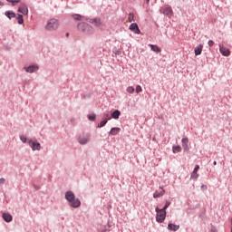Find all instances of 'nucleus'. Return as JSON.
I'll use <instances>...</instances> for the list:
<instances>
[{
  "label": "nucleus",
  "mask_w": 232,
  "mask_h": 232,
  "mask_svg": "<svg viewBox=\"0 0 232 232\" xmlns=\"http://www.w3.org/2000/svg\"><path fill=\"white\" fill-rule=\"evenodd\" d=\"M89 121H95V114H90L88 116Z\"/></svg>",
  "instance_id": "33"
},
{
  "label": "nucleus",
  "mask_w": 232,
  "mask_h": 232,
  "mask_svg": "<svg viewBox=\"0 0 232 232\" xmlns=\"http://www.w3.org/2000/svg\"><path fill=\"white\" fill-rule=\"evenodd\" d=\"M18 12L24 15H28V6H26L24 4H22L18 8Z\"/></svg>",
  "instance_id": "9"
},
{
  "label": "nucleus",
  "mask_w": 232,
  "mask_h": 232,
  "mask_svg": "<svg viewBox=\"0 0 232 232\" xmlns=\"http://www.w3.org/2000/svg\"><path fill=\"white\" fill-rule=\"evenodd\" d=\"M121 132V128H112L110 130V135H118Z\"/></svg>",
  "instance_id": "20"
},
{
  "label": "nucleus",
  "mask_w": 232,
  "mask_h": 232,
  "mask_svg": "<svg viewBox=\"0 0 232 232\" xmlns=\"http://www.w3.org/2000/svg\"><path fill=\"white\" fill-rule=\"evenodd\" d=\"M5 16L8 17V19H14V17H15V13L13 11H6Z\"/></svg>",
  "instance_id": "22"
},
{
  "label": "nucleus",
  "mask_w": 232,
  "mask_h": 232,
  "mask_svg": "<svg viewBox=\"0 0 232 232\" xmlns=\"http://www.w3.org/2000/svg\"><path fill=\"white\" fill-rule=\"evenodd\" d=\"M165 191L163 190V188H160V191L157 190L154 194H153V198H159L160 197H163Z\"/></svg>",
  "instance_id": "16"
},
{
  "label": "nucleus",
  "mask_w": 232,
  "mask_h": 232,
  "mask_svg": "<svg viewBox=\"0 0 232 232\" xmlns=\"http://www.w3.org/2000/svg\"><path fill=\"white\" fill-rule=\"evenodd\" d=\"M213 164H214V166H217V161H214Z\"/></svg>",
  "instance_id": "39"
},
{
  "label": "nucleus",
  "mask_w": 232,
  "mask_h": 232,
  "mask_svg": "<svg viewBox=\"0 0 232 232\" xmlns=\"http://www.w3.org/2000/svg\"><path fill=\"white\" fill-rule=\"evenodd\" d=\"M168 229L170 231H179V229H180V226L169 223L168 225Z\"/></svg>",
  "instance_id": "14"
},
{
  "label": "nucleus",
  "mask_w": 232,
  "mask_h": 232,
  "mask_svg": "<svg viewBox=\"0 0 232 232\" xmlns=\"http://www.w3.org/2000/svg\"><path fill=\"white\" fill-rule=\"evenodd\" d=\"M156 221L159 222L160 224H162V222L166 220V210L156 208Z\"/></svg>",
  "instance_id": "3"
},
{
  "label": "nucleus",
  "mask_w": 232,
  "mask_h": 232,
  "mask_svg": "<svg viewBox=\"0 0 232 232\" xmlns=\"http://www.w3.org/2000/svg\"><path fill=\"white\" fill-rule=\"evenodd\" d=\"M65 198L69 201L72 208H79L81 206V200H79V198H75V194L72 191H67L65 193Z\"/></svg>",
  "instance_id": "1"
},
{
  "label": "nucleus",
  "mask_w": 232,
  "mask_h": 232,
  "mask_svg": "<svg viewBox=\"0 0 232 232\" xmlns=\"http://www.w3.org/2000/svg\"><path fill=\"white\" fill-rule=\"evenodd\" d=\"M78 30H80V32H85V34H92L93 32V28L86 23L78 24Z\"/></svg>",
  "instance_id": "4"
},
{
  "label": "nucleus",
  "mask_w": 232,
  "mask_h": 232,
  "mask_svg": "<svg viewBox=\"0 0 232 232\" xmlns=\"http://www.w3.org/2000/svg\"><path fill=\"white\" fill-rule=\"evenodd\" d=\"M142 92V87L140 85L136 86V93H140Z\"/></svg>",
  "instance_id": "31"
},
{
  "label": "nucleus",
  "mask_w": 232,
  "mask_h": 232,
  "mask_svg": "<svg viewBox=\"0 0 232 232\" xmlns=\"http://www.w3.org/2000/svg\"><path fill=\"white\" fill-rule=\"evenodd\" d=\"M130 30L134 34H140V29H139V25L136 23H133L130 25Z\"/></svg>",
  "instance_id": "10"
},
{
  "label": "nucleus",
  "mask_w": 232,
  "mask_h": 232,
  "mask_svg": "<svg viewBox=\"0 0 232 232\" xmlns=\"http://www.w3.org/2000/svg\"><path fill=\"white\" fill-rule=\"evenodd\" d=\"M163 14H164V15H167V17H172L173 16V9H171V6L166 5L163 8Z\"/></svg>",
  "instance_id": "8"
},
{
  "label": "nucleus",
  "mask_w": 232,
  "mask_h": 232,
  "mask_svg": "<svg viewBox=\"0 0 232 232\" xmlns=\"http://www.w3.org/2000/svg\"><path fill=\"white\" fill-rule=\"evenodd\" d=\"M90 23L94 24V25L97 26L98 28H100V26H102V23L101 22V19H99V18H95L92 21H90Z\"/></svg>",
  "instance_id": "18"
},
{
  "label": "nucleus",
  "mask_w": 232,
  "mask_h": 232,
  "mask_svg": "<svg viewBox=\"0 0 232 232\" xmlns=\"http://www.w3.org/2000/svg\"><path fill=\"white\" fill-rule=\"evenodd\" d=\"M17 21L18 24H23V23H24V20L23 19V14H18Z\"/></svg>",
  "instance_id": "27"
},
{
  "label": "nucleus",
  "mask_w": 232,
  "mask_h": 232,
  "mask_svg": "<svg viewBox=\"0 0 232 232\" xmlns=\"http://www.w3.org/2000/svg\"><path fill=\"white\" fill-rule=\"evenodd\" d=\"M5 178H1L0 179V186H2V184H5Z\"/></svg>",
  "instance_id": "36"
},
{
  "label": "nucleus",
  "mask_w": 232,
  "mask_h": 232,
  "mask_svg": "<svg viewBox=\"0 0 232 232\" xmlns=\"http://www.w3.org/2000/svg\"><path fill=\"white\" fill-rule=\"evenodd\" d=\"M28 144L32 148L33 151H40L41 150V143L36 142L33 140H29Z\"/></svg>",
  "instance_id": "5"
},
{
  "label": "nucleus",
  "mask_w": 232,
  "mask_h": 232,
  "mask_svg": "<svg viewBox=\"0 0 232 232\" xmlns=\"http://www.w3.org/2000/svg\"><path fill=\"white\" fill-rule=\"evenodd\" d=\"M107 123H108V121L103 120L102 121L100 122V124L98 125V128H103V126H106Z\"/></svg>",
  "instance_id": "28"
},
{
  "label": "nucleus",
  "mask_w": 232,
  "mask_h": 232,
  "mask_svg": "<svg viewBox=\"0 0 232 232\" xmlns=\"http://www.w3.org/2000/svg\"><path fill=\"white\" fill-rule=\"evenodd\" d=\"M147 3H150V0H146Z\"/></svg>",
  "instance_id": "41"
},
{
  "label": "nucleus",
  "mask_w": 232,
  "mask_h": 232,
  "mask_svg": "<svg viewBox=\"0 0 232 232\" xmlns=\"http://www.w3.org/2000/svg\"><path fill=\"white\" fill-rule=\"evenodd\" d=\"M39 70V66L37 65H30L29 67L25 68V72L27 73H34V72H37Z\"/></svg>",
  "instance_id": "11"
},
{
  "label": "nucleus",
  "mask_w": 232,
  "mask_h": 232,
  "mask_svg": "<svg viewBox=\"0 0 232 232\" xmlns=\"http://www.w3.org/2000/svg\"><path fill=\"white\" fill-rule=\"evenodd\" d=\"M112 119H119L121 117V111L119 110H116L111 114Z\"/></svg>",
  "instance_id": "23"
},
{
  "label": "nucleus",
  "mask_w": 232,
  "mask_h": 232,
  "mask_svg": "<svg viewBox=\"0 0 232 232\" xmlns=\"http://www.w3.org/2000/svg\"><path fill=\"white\" fill-rule=\"evenodd\" d=\"M103 117H104V119H105V121H111V115L110 114V112H105L104 114H103Z\"/></svg>",
  "instance_id": "26"
},
{
  "label": "nucleus",
  "mask_w": 232,
  "mask_h": 232,
  "mask_svg": "<svg viewBox=\"0 0 232 232\" xmlns=\"http://www.w3.org/2000/svg\"><path fill=\"white\" fill-rule=\"evenodd\" d=\"M8 3H12L13 6L15 5L16 3H21V0H6Z\"/></svg>",
  "instance_id": "30"
},
{
  "label": "nucleus",
  "mask_w": 232,
  "mask_h": 232,
  "mask_svg": "<svg viewBox=\"0 0 232 232\" xmlns=\"http://www.w3.org/2000/svg\"><path fill=\"white\" fill-rule=\"evenodd\" d=\"M133 21H135V14H133V13H130L129 14V16H128V22L133 23Z\"/></svg>",
  "instance_id": "25"
},
{
  "label": "nucleus",
  "mask_w": 232,
  "mask_h": 232,
  "mask_svg": "<svg viewBox=\"0 0 232 232\" xmlns=\"http://www.w3.org/2000/svg\"><path fill=\"white\" fill-rule=\"evenodd\" d=\"M182 142V148L184 149L185 151H189V147L188 146V143L189 142V140L188 138H183L181 140Z\"/></svg>",
  "instance_id": "13"
},
{
  "label": "nucleus",
  "mask_w": 232,
  "mask_h": 232,
  "mask_svg": "<svg viewBox=\"0 0 232 232\" xmlns=\"http://www.w3.org/2000/svg\"><path fill=\"white\" fill-rule=\"evenodd\" d=\"M208 46L211 48L212 46H214L215 42H213V40H209L208 43Z\"/></svg>",
  "instance_id": "34"
},
{
  "label": "nucleus",
  "mask_w": 232,
  "mask_h": 232,
  "mask_svg": "<svg viewBox=\"0 0 232 232\" xmlns=\"http://www.w3.org/2000/svg\"><path fill=\"white\" fill-rule=\"evenodd\" d=\"M2 217L5 222H12L13 218L9 213H4Z\"/></svg>",
  "instance_id": "17"
},
{
  "label": "nucleus",
  "mask_w": 232,
  "mask_h": 232,
  "mask_svg": "<svg viewBox=\"0 0 232 232\" xmlns=\"http://www.w3.org/2000/svg\"><path fill=\"white\" fill-rule=\"evenodd\" d=\"M66 37H70V34L69 33L66 34Z\"/></svg>",
  "instance_id": "38"
},
{
  "label": "nucleus",
  "mask_w": 232,
  "mask_h": 232,
  "mask_svg": "<svg viewBox=\"0 0 232 232\" xmlns=\"http://www.w3.org/2000/svg\"><path fill=\"white\" fill-rule=\"evenodd\" d=\"M204 49V45L199 44L194 49L195 55H200L202 53V50Z\"/></svg>",
  "instance_id": "15"
},
{
  "label": "nucleus",
  "mask_w": 232,
  "mask_h": 232,
  "mask_svg": "<svg viewBox=\"0 0 232 232\" xmlns=\"http://www.w3.org/2000/svg\"><path fill=\"white\" fill-rule=\"evenodd\" d=\"M199 169H200V166L196 165L193 172L191 173L190 179L197 180V179H198V175L197 171H198Z\"/></svg>",
  "instance_id": "12"
},
{
  "label": "nucleus",
  "mask_w": 232,
  "mask_h": 232,
  "mask_svg": "<svg viewBox=\"0 0 232 232\" xmlns=\"http://www.w3.org/2000/svg\"><path fill=\"white\" fill-rule=\"evenodd\" d=\"M172 151L173 153H180V151H182V147H180V145L173 146Z\"/></svg>",
  "instance_id": "21"
},
{
  "label": "nucleus",
  "mask_w": 232,
  "mask_h": 232,
  "mask_svg": "<svg viewBox=\"0 0 232 232\" xmlns=\"http://www.w3.org/2000/svg\"><path fill=\"white\" fill-rule=\"evenodd\" d=\"M149 46L151 48L152 52H156L157 53H160L162 50L158 45L149 44Z\"/></svg>",
  "instance_id": "19"
},
{
  "label": "nucleus",
  "mask_w": 232,
  "mask_h": 232,
  "mask_svg": "<svg viewBox=\"0 0 232 232\" xmlns=\"http://www.w3.org/2000/svg\"><path fill=\"white\" fill-rule=\"evenodd\" d=\"M91 137L92 136L90 134H82L79 137L78 141L80 144H88Z\"/></svg>",
  "instance_id": "6"
},
{
  "label": "nucleus",
  "mask_w": 232,
  "mask_h": 232,
  "mask_svg": "<svg viewBox=\"0 0 232 232\" xmlns=\"http://www.w3.org/2000/svg\"><path fill=\"white\" fill-rule=\"evenodd\" d=\"M201 189L202 191H206V189H208V186L206 185L201 186Z\"/></svg>",
  "instance_id": "37"
},
{
  "label": "nucleus",
  "mask_w": 232,
  "mask_h": 232,
  "mask_svg": "<svg viewBox=\"0 0 232 232\" xmlns=\"http://www.w3.org/2000/svg\"><path fill=\"white\" fill-rule=\"evenodd\" d=\"M170 204H171V203H170L169 201H167L166 204H165V206H164V208H161V209H164V211H166V209H168V208H169Z\"/></svg>",
  "instance_id": "32"
},
{
  "label": "nucleus",
  "mask_w": 232,
  "mask_h": 232,
  "mask_svg": "<svg viewBox=\"0 0 232 232\" xmlns=\"http://www.w3.org/2000/svg\"><path fill=\"white\" fill-rule=\"evenodd\" d=\"M57 28H59V21L55 18L50 19L45 25V30H57Z\"/></svg>",
  "instance_id": "2"
},
{
  "label": "nucleus",
  "mask_w": 232,
  "mask_h": 232,
  "mask_svg": "<svg viewBox=\"0 0 232 232\" xmlns=\"http://www.w3.org/2000/svg\"><path fill=\"white\" fill-rule=\"evenodd\" d=\"M20 140H22V142H24V144H25V142H26V137H24V136H22V137H20Z\"/></svg>",
  "instance_id": "35"
},
{
  "label": "nucleus",
  "mask_w": 232,
  "mask_h": 232,
  "mask_svg": "<svg viewBox=\"0 0 232 232\" xmlns=\"http://www.w3.org/2000/svg\"><path fill=\"white\" fill-rule=\"evenodd\" d=\"M219 52L224 57H229L231 55V51L221 44H219Z\"/></svg>",
  "instance_id": "7"
},
{
  "label": "nucleus",
  "mask_w": 232,
  "mask_h": 232,
  "mask_svg": "<svg viewBox=\"0 0 232 232\" xmlns=\"http://www.w3.org/2000/svg\"><path fill=\"white\" fill-rule=\"evenodd\" d=\"M127 92H128V93H134L135 88H133L132 86H129L127 88Z\"/></svg>",
  "instance_id": "29"
},
{
  "label": "nucleus",
  "mask_w": 232,
  "mask_h": 232,
  "mask_svg": "<svg viewBox=\"0 0 232 232\" xmlns=\"http://www.w3.org/2000/svg\"><path fill=\"white\" fill-rule=\"evenodd\" d=\"M72 18L74 21H82V15L81 14H72Z\"/></svg>",
  "instance_id": "24"
},
{
  "label": "nucleus",
  "mask_w": 232,
  "mask_h": 232,
  "mask_svg": "<svg viewBox=\"0 0 232 232\" xmlns=\"http://www.w3.org/2000/svg\"><path fill=\"white\" fill-rule=\"evenodd\" d=\"M0 5H1V6H3L4 4L0 2Z\"/></svg>",
  "instance_id": "40"
}]
</instances>
